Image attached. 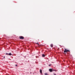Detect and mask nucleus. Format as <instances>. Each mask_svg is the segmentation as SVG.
<instances>
[{"label":"nucleus","instance_id":"nucleus-10","mask_svg":"<svg viewBox=\"0 0 75 75\" xmlns=\"http://www.w3.org/2000/svg\"><path fill=\"white\" fill-rule=\"evenodd\" d=\"M45 75H48L47 73H45Z\"/></svg>","mask_w":75,"mask_h":75},{"label":"nucleus","instance_id":"nucleus-7","mask_svg":"<svg viewBox=\"0 0 75 75\" xmlns=\"http://www.w3.org/2000/svg\"><path fill=\"white\" fill-rule=\"evenodd\" d=\"M42 57H45V55H44V54H42Z\"/></svg>","mask_w":75,"mask_h":75},{"label":"nucleus","instance_id":"nucleus-5","mask_svg":"<svg viewBox=\"0 0 75 75\" xmlns=\"http://www.w3.org/2000/svg\"><path fill=\"white\" fill-rule=\"evenodd\" d=\"M40 73L41 74H42V70L41 69L40 70Z\"/></svg>","mask_w":75,"mask_h":75},{"label":"nucleus","instance_id":"nucleus-3","mask_svg":"<svg viewBox=\"0 0 75 75\" xmlns=\"http://www.w3.org/2000/svg\"><path fill=\"white\" fill-rule=\"evenodd\" d=\"M6 55H12V54H11V53H6Z\"/></svg>","mask_w":75,"mask_h":75},{"label":"nucleus","instance_id":"nucleus-11","mask_svg":"<svg viewBox=\"0 0 75 75\" xmlns=\"http://www.w3.org/2000/svg\"><path fill=\"white\" fill-rule=\"evenodd\" d=\"M51 64H49V67H50V66H51Z\"/></svg>","mask_w":75,"mask_h":75},{"label":"nucleus","instance_id":"nucleus-6","mask_svg":"<svg viewBox=\"0 0 75 75\" xmlns=\"http://www.w3.org/2000/svg\"><path fill=\"white\" fill-rule=\"evenodd\" d=\"M50 47H53V45H52V44L50 45Z\"/></svg>","mask_w":75,"mask_h":75},{"label":"nucleus","instance_id":"nucleus-8","mask_svg":"<svg viewBox=\"0 0 75 75\" xmlns=\"http://www.w3.org/2000/svg\"><path fill=\"white\" fill-rule=\"evenodd\" d=\"M35 44H38V46H39V43H36Z\"/></svg>","mask_w":75,"mask_h":75},{"label":"nucleus","instance_id":"nucleus-2","mask_svg":"<svg viewBox=\"0 0 75 75\" xmlns=\"http://www.w3.org/2000/svg\"><path fill=\"white\" fill-rule=\"evenodd\" d=\"M19 38L20 39H23L24 38V37L22 36H19Z\"/></svg>","mask_w":75,"mask_h":75},{"label":"nucleus","instance_id":"nucleus-13","mask_svg":"<svg viewBox=\"0 0 75 75\" xmlns=\"http://www.w3.org/2000/svg\"><path fill=\"white\" fill-rule=\"evenodd\" d=\"M4 58H5V56H4Z\"/></svg>","mask_w":75,"mask_h":75},{"label":"nucleus","instance_id":"nucleus-1","mask_svg":"<svg viewBox=\"0 0 75 75\" xmlns=\"http://www.w3.org/2000/svg\"><path fill=\"white\" fill-rule=\"evenodd\" d=\"M69 50H67L66 49H65L64 50V52H69Z\"/></svg>","mask_w":75,"mask_h":75},{"label":"nucleus","instance_id":"nucleus-9","mask_svg":"<svg viewBox=\"0 0 75 75\" xmlns=\"http://www.w3.org/2000/svg\"><path fill=\"white\" fill-rule=\"evenodd\" d=\"M53 71H57V70H55V69H52Z\"/></svg>","mask_w":75,"mask_h":75},{"label":"nucleus","instance_id":"nucleus-4","mask_svg":"<svg viewBox=\"0 0 75 75\" xmlns=\"http://www.w3.org/2000/svg\"><path fill=\"white\" fill-rule=\"evenodd\" d=\"M49 71H50V72H52V71H53L52 69H49Z\"/></svg>","mask_w":75,"mask_h":75},{"label":"nucleus","instance_id":"nucleus-12","mask_svg":"<svg viewBox=\"0 0 75 75\" xmlns=\"http://www.w3.org/2000/svg\"><path fill=\"white\" fill-rule=\"evenodd\" d=\"M16 67H17V64H16Z\"/></svg>","mask_w":75,"mask_h":75}]
</instances>
